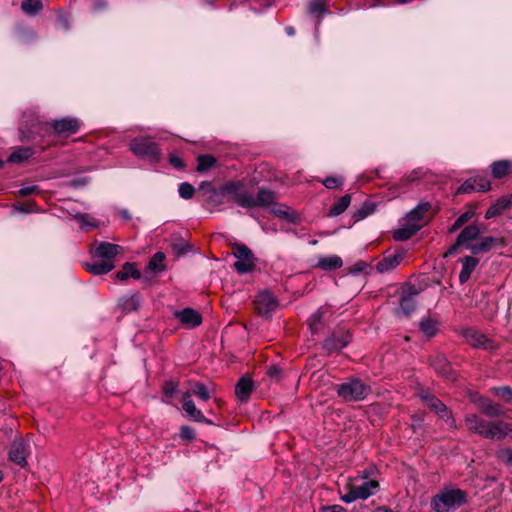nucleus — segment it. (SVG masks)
<instances>
[{"label":"nucleus","mask_w":512,"mask_h":512,"mask_svg":"<svg viewBox=\"0 0 512 512\" xmlns=\"http://www.w3.org/2000/svg\"><path fill=\"white\" fill-rule=\"evenodd\" d=\"M27 452H26V444L22 440H16L12 443L10 451H9V459L10 461L16 463L20 467H25L27 465L26 460Z\"/></svg>","instance_id":"19"},{"label":"nucleus","mask_w":512,"mask_h":512,"mask_svg":"<svg viewBox=\"0 0 512 512\" xmlns=\"http://www.w3.org/2000/svg\"><path fill=\"white\" fill-rule=\"evenodd\" d=\"M43 8L40 0H23L21 3V9L27 15H36Z\"/></svg>","instance_id":"39"},{"label":"nucleus","mask_w":512,"mask_h":512,"mask_svg":"<svg viewBox=\"0 0 512 512\" xmlns=\"http://www.w3.org/2000/svg\"><path fill=\"white\" fill-rule=\"evenodd\" d=\"M403 260L402 253H395L391 255L385 256L381 261H379L376 265V269L380 273L387 272L396 268L401 261Z\"/></svg>","instance_id":"24"},{"label":"nucleus","mask_w":512,"mask_h":512,"mask_svg":"<svg viewBox=\"0 0 512 512\" xmlns=\"http://www.w3.org/2000/svg\"><path fill=\"white\" fill-rule=\"evenodd\" d=\"M162 391L166 396L172 397L178 391V382L174 380L166 381L162 386Z\"/></svg>","instance_id":"51"},{"label":"nucleus","mask_w":512,"mask_h":512,"mask_svg":"<svg viewBox=\"0 0 512 512\" xmlns=\"http://www.w3.org/2000/svg\"><path fill=\"white\" fill-rule=\"evenodd\" d=\"M419 327L422 333L428 338L434 337L438 331L437 322L430 318L423 319L420 322Z\"/></svg>","instance_id":"40"},{"label":"nucleus","mask_w":512,"mask_h":512,"mask_svg":"<svg viewBox=\"0 0 512 512\" xmlns=\"http://www.w3.org/2000/svg\"><path fill=\"white\" fill-rule=\"evenodd\" d=\"M425 176V173L421 169L413 170L409 174L402 177L399 181V184L402 186H406L409 183H414L419 181Z\"/></svg>","instance_id":"43"},{"label":"nucleus","mask_w":512,"mask_h":512,"mask_svg":"<svg viewBox=\"0 0 512 512\" xmlns=\"http://www.w3.org/2000/svg\"><path fill=\"white\" fill-rule=\"evenodd\" d=\"M121 247L116 244L101 242L95 249V255L105 261L111 260L120 252Z\"/></svg>","instance_id":"22"},{"label":"nucleus","mask_w":512,"mask_h":512,"mask_svg":"<svg viewBox=\"0 0 512 512\" xmlns=\"http://www.w3.org/2000/svg\"><path fill=\"white\" fill-rule=\"evenodd\" d=\"M217 160L214 156L205 154L197 157V168L196 170L200 173H204L215 167Z\"/></svg>","instance_id":"37"},{"label":"nucleus","mask_w":512,"mask_h":512,"mask_svg":"<svg viewBox=\"0 0 512 512\" xmlns=\"http://www.w3.org/2000/svg\"><path fill=\"white\" fill-rule=\"evenodd\" d=\"M472 179L475 181L474 187L476 188L477 192H487L491 189V183L488 178L484 176H477Z\"/></svg>","instance_id":"46"},{"label":"nucleus","mask_w":512,"mask_h":512,"mask_svg":"<svg viewBox=\"0 0 512 512\" xmlns=\"http://www.w3.org/2000/svg\"><path fill=\"white\" fill-rule=\"evenodd\" d=\"M253 380L250 376H242L235 386V395L240 402L248 401L251 392L253 391Z\"/></svg>","instance_id":"20"},{"label":"nucleus","mask_w":512,"mask_h":512,"mask_svg":"<svg viewBox=\"0 0 512 512\" xmlns=\"http://www.w3.org/2000/svg\"><path fill=\"white\" fill-rule=\"evenodd\" d=\"M491 392L505 403L512 404V389L509 386L493 387Z\"/></svg>","instance_id":"41"},{"label":"nucleus","mask_w":512,"mask_h":512,"mask_svg":"<svg viewBox=\"0 0 512 512\" xmlns=\"http://www.w3.org/2000/svg\"><path fill=\"white\" fill-rule=\"evenodd\" d=\"M266 374L271 379H273L276 382H278L281 379L282 371H281V369L278 366L272 365V366L268 367Z\"/></svg>","instance_id":"54"},{"label":"nucleus","mask_w":512,"mask_h":512,"mask_svg":"<svg viewBox=\"0 0 512 512\" xmlns=\"http://www.w3.org/2000/svg\"><path fill=\"white\" fill-rule=\"evenodd\" d=\"M321 182L327 189H338L342 187L344 179L341 176H329Z\"/></svg>","instance_id":"45"},{"label":"nucleus","mask_w":512,"mask_h":512,"mask_svg":"<svg viewBox=\"0 0 512 512\" xmlns=\"http://www.w3.org/2000/svg\"><path fill=\"white\" fill-rule=\"evenodd\" d=\"M375 211V204L366 201L360 209L354 213L355 221H359L372 214Z\"/></svg>","instance_id":"42"},{"label":"nucleus","mask_w":512,"mask_h":512,"mask_svg":"<svg viewBox=\"0 0 512 512\" xmlns=\"http://www.w3.org/2000/svg\"><path fill=\"white\" fill-rule=\"evenodd\" d=\"M337 395L346 402L361 401L370 393V387L358 378H350L336 386Z\"/></svg>","instance_id":"4"},{"label":"nucleus","mask_w":512,"mask_h":512,"mask_svg":"<svg viewBox=\"0 0 512 512\" xmlns=\"http://www.w3.org/2000/svg\"><path fill=\"white\" fill-rule=\"evenodd\" d=\"M170 162L174 167L177 168H182L184 166L182 159L176 156L171 157Z\"/></svg>","instance_id":"60"},{"label":"nucleus","mask_w":512,"mask_h":512,"mask_svg":"<svg viewBox=\"0 0 512 512\" xmlns=\"http://www.w3.org/2000/svg\"><path fill=\"white\" fill-rule=\"evenodd\" d=\"M431 365L435 372L445 379L449 381H454L456 379V375L444 355L435 356L431 361Z\"/></svg>","instance_id":"18"},{"label":"nucleus","mask_w":512,"mask_h":512,"mask_svg":"<svg viewBox=\"0 0 512 512\" xmlns=\"http://www.w3.org/2000/svg\"><path fill=\"white\" fill-rule=\"evenodd\" d=\"M227 192H224V186L220 191L215 189L211 190V193L207 199V203L212 208H217L225 203V196Z\"/></svg>","instance_id":"38"},{"label":"nucleus","mask_w":512,"mask_h":512,"mask_svg":"<svg viewBox=\"0 0 512 512\" xmlns=\"http://www.w3.org/2000/svg\"><path fill=\"white\" fill-rule=\"evenodd\" d=\"M85 268L88 272L94 275H103L110 272L114 268V264L109 261H102L92 264H85Z\"/></svg>","instance_id":"35"},{"label":"nucleus","mask_w":512,"mask_h":512,"mask_svg":"<svg viewBox=\"0 0 512 512\" xmlns=\"http://www.w3.org/2000/svg\"><path fill=\"white\" fill-rule=\"evenodd\" d=\"M132 277L134 279H141V273L136 268L135 263H125L120 271L116 273V278L123 281Z\"/></svg>","instance_id":"34"},{"label":"nucleus","mask_w":512,"mask_h":512,"mask_svg":"<svg viewBox=\"0 0 512 512\" xmlns=\"http://www.w3.org/2000/svg\"><path fill=\"white\" fill-rule=\"evenodd\" d=\"M275 200V193L265 188H260L257 196H254L255 207L270 206L275 203Z\"/></svg>","instance_id":"29"},{"label":"nucleus","mask_w":512,"mask_h":512,"mask_svg":"<svg viewBox=\"0 0 512 512\" xmlns=\"http://www.w3.org/2000/svg\"><path fill=\"white\" fill-rule=\"evenodd\" d=\"M224 192L243 208L255 207L254 196L239 181L228 182L224 185Z\"/></svg>","instance_id":"6"},{"label":"nucleus","mask_w":512,"mask_h":512,"mask_svg":"<svg viewBox=\"0 0 512 512\" xmlns=\"http://www.w3.org/2000/svg\"><path fill=\"white\" fill-rule=\"evenodd\" d=\"M368 477H369V472L368 470H364L362 472L359 473V476L356 478V479H361V480H364V481H367L368 480Z\"/></svg>","instance_id":"64"},{"label":"nucleus","mask_w":512,"mask_h":512,"mask_svg":"<svg viewBox=\"0 0 512 512\" xmlns=\"http://www.w3.org/2000/svg\"><path fill=\"white\" fill-rule=\"evenodd\" d=\"M415 295L416 292H412L400 298V306L397 310V314L408 316L415 309Z\"/></svg>","instance_id":"30"},{"label":"nucleus","mask_w":512,"mask_h":512,"mask_svg":"<svg viewBox=\"0 0 512 512\" xmlns=\"http://www.w3.org/2000/svg\"><path fill=\"white\" fill-rule=\"evenodd\" d=\"M419 397L426 406L436 412L451 427L456 428L455 419L451 415V412L448 410L447 406L442 401L425 391L419 393Z\"/></svg>","instance_id":"9"},{"label":"nucleus","mask_w":512,"mask_h":512,"mask_svg":"<svg viewBox=\"0 0 512 512\" xmlns=\"http://www.w3.org/2000/svg\"><path fill=\"white\" fill-rule=\"evenodd\" d=\"M182 400H183V403H186L187 401H193L191 399V396L193 395L191 390L188 388V390L186 392H182Z\"/></svg>","instance_id":"62"},{"label":"nucleus","mask_w":512,"mask_h":512,"mask_svg":"<svg viewBox=\"0 0 512 512\" xmlns=\"http://www.w3.org/2000/svg\"><path fill=\"white\" fill-rule=\"evenodd\" d=\"M469 219H470V213H468V212L463 213L462 215H460L457 218V220L455 221V223L451 227L450 231L451 232L455 231L456 229L461 227L465 222H467Z\"/></svg>","instance_id":"56"},{"label":"nucleus","mask_w":512,"mask_h":512,"mask_svg":"<svg viewBox=\"0 0 512 512\" xmlns=\"http://www.w3.org/2000/svg\"><path fill=\"white\" fill-rule=\"evenodd\" d=\"M15 210L22 213H32V212H38V206L33 201H28L25 203H18L15 206Z\"/></svg>","instance_id":"47"},{"label":"nucleus","mask_w":512,"mask_h":512,"mask_svg":"<svg viewBox=\"0 0 512 512\" xmlns=\"http://www.w3.org/2000/svg\"><path fill=\"white\" fill-rule=\"evenodd\" d=\"M351 341L348 331L340 328L333 331L323 342V348L328 352H336L346 347Z\"/></svg>","instance_id":"12"},{"label":"nucleus","mask_w":512,"mask_h":512,"mask_svg":"<svg viewBox=\"0 0 512 512\" xmlns=\"http://www.w3.org/2000/svg\"><path fill=\"white\" fill-rule=\"evenodd\" d=\"M507 245V242L504 238L497 237H485L481 240L480 243L469 247L473 253H481L488 252L493 246L504 247Z\"/></svg>","instance_id":"21"},{"label":"nucleus","mask_w":512,"mask_h":512,"mask_svg":"<svg viewBox=\"0 0 512 512\" xmlns=\"http://www.w3.org/2000/svg\"><path fill=\"white\" fill-rule=\"evenodd\" d=\"M187 246L188 245L185 243L174 244V250L180 254H185L187 252V249H186Z\"/></svg>","instance_id":"61"},{"label":"nucleus","mask_w":512,"mask_h":512,"mask_svg":"<svg viewBox=\"0 0 512 512\" xmlns=\"http://www.w3.org/2000/svg\"><path fill=\"white\" fill-rule=\"evenodd\" d=\"M129 147L133 154L138 157L155 160L160 156L157 144L149 137L135 138L130 142Z\"/></svg>","instance_id":"7"},{"label":"nucleus","mask_w":512,"mask_h":512,"mask_svg":"<svg viewBox=\"0 0 512 512\" xmlns=\"http://www.w3.org/2000/svg\"><path fill=\"white\" fill-rule=\"evenodd\" d=\"M343 265V261L341 257L337 255H329V256H321L319 257L315 268H319L324 271H333L341 268Z\"/></svg>","instance_id":"23"},{"label":"nucleus","mask_w":512,"mask_h":512,"mask_svg":"<svg viewBox=\"0 0 512 512\" xmlns=\"http://www.w3.org/2000/svg\"><path fill=\"white\" fill-rule=\"evenodd\" d=\"M141 305L140 295L133 293L131 295H124L119 298L116 309L122 314H129L139 310Z\"/></svg>","instance_id":"16"},{"label":"nucleus","mask_w":512,"mask_h":512,"mask_svg":"<svg viewBox=\"0 0 512 512\" xmlns=\"http://www.w3.org/2000/svg\"><path fill=\"white\" fill-rule=\"evenodd\" d=\"M58 21H59L61 27H63L64 29L67 30L69 28V23H68V20L66 17L61 15L58 17Z\"/></svg>","instance_id":"63"},{"label":"nucleus","mask_w":512,"mask_h":512,"mask_svg":"<svg viewBox=\"0 0 512 512\" xmlns=\"http://www.w3.org/2000/svg\"><path fill=\"white\" fill-rule=\"evenodd\" d=\"M467 495L460 489H443L431 499V507L436 512H450L466 503Z\"/></svg>","instance_id":"3"},{"label":"nucleus","mask_w":512,"mask_h":512,"mask_svg":"<svg viewBox=\"0 0 512 512\" xmlns=\"http://www.w3.org/2000/svg\"><path fill=\"white\" fill-rule=\"evenodd\" d=\"M273 213L281 218L288 219L290 218V213L288 211V207L284 205H280L277 208L273 209Z\"/></svg>","instance_id":"57"},{"label":"nucleus","mask_w":512,"mask_h":512,"mask_svg":"<svg viewBox=\"0 0 512 512\" xmlns=\"http://www.w3.org/2000/svg\"><path fill=\"white\" fill-rule=\"evenodd\" d=\"M472 401L477 405L481 413L487 417H502L505 415V410L501 405L489 398L477 396L472 398Z\"/></svg>","instance_id":"13"},{"label":"nucleus","mask_w":512,"mask_h":512,"mask_svg":"<svg viewBox=\"0 0 512 512\" xmlns=\"http://www.w3.org/2000/svg\"><path fill=\"white\" fill-rule=\"evenodd\" d=\"M233 255L238 259L234 263L235 270L240 274L251 272L254 267V256L252 251L244 244L235 243L232 246Z\"/></svg>","instance_id":"8"},{"label":"nucleus","mask_w":512,"mask_h":512,"mask_svg":"<svg viewBox=\"0 0 512 512\" xmlns=\"http://www.w3.org/2000/svg\"><path fill=\"white\" fill-rule=\"evenodd\" d=\"M165 254L163 252L155 253L148 262L147 270L153 273H160L166 270Z\"/></svg>","instance_id":"32"},{"label":"nucleus","mask_w":512,"mask_h":512,"mask_svg":"<svg viewBox=\"0 0 512 512\" xmlns=\"http://www.w3.org/2000/svg\"><path fill=\"white\" fill-rule=\"evenodd\" d=\"M351 203V196L346 194L340 197L329 209L328 216L336 217L341 215L349 207Z\"/></svg>","instance_id":"31"},{"label":"nucleus","mask_w":512,"mask_h":512,"mask_svg":"<svg viewBox=\"0 0 512 512\" xmlns=\"http://www.w3.org/2000/svg\"><path fill=\"white\" fill-rule=\"evenodd\" d=\"M178 192L182 198L190 199L193 197L195 189L190 183L183 182L179 185Z\"/></svg>","instance_id":"48"},{"label":"nucleus","mask_w":512,"mask_h":512,"mask_svg":"<svg viewBox=\"0 0 512 512\" xmlns=\"http://www.w3.org/2000/svg\"><path fill=\"white\" fill-rule=\"evenodd\" d=\"M496 458L505 464L506 466L512 467V449L511 448H500L495 453Z\"/></svg>","instance_id":"44"},{"label":"nucleus","mask_w":512,"mask_h":512,"mask_svg":"<svg viewBox=\"0 0 512 512\" xmlns=\"http://www.w3.org/2000/svg\"><path fill=\"white\" fill-rule=\"evenodd\" d=\"M256 311L261 315L268 317L278 307V303L269 292H261L254 301Z\"/></svg>","instance_id":"14"},{"label":"nucleus","mask_w":512,"mask_h":512,"mask_svg":"<svg viewBox=\"0 0 512 512\" xmlns=\"http://www.w3.org/2000/svg\"><path fill=\"white\" fill-rule=\"evenodd\" d=\"M180 435L185 440H193L195 438L194 430L189 426H182L180 429Z\"/></svg>","instance_id":"55"},{"label":"nucleus","mask_w":512,"mask_h":512,"mask_svg":"<svg viewBox=\"0 0 512 512\" xmlns=\"http://www.w3.org/2000/svg\"><path fill=\"white\" fill-rule=\"evenodd\" d=\"M40 192H41V190L38 186L31 185V186H27V187H22L18 191V195L22 196V197H26V196L33 195V194H40Z\"/></svg>","instance_id":"53"},{"label":"nucleus","mask_w":512,"mask_h":512,"mask_svg":"<svg viewBox=\"0 0 512 512\" xmlns=\"http://www.w3.org/2000/svg\"><path fill=\"white\" fill-rule=\"evenodd\" d=\"M187 386L192 394L203 401H208L211 398V393L207 386L199 381H187Z\"/></svg>","instance_id":"28"},{"label":"nucleus","mask_w":512,"mask_h":512,"mask_svg":"<svg viewBox=\"0 0 512 512\" xmlns=\"http://www.w3.org/2000/svg\"><path fill=\"white\" fill-rule=\"evenodd\" d=\"M510 205V200L508 198H501L499 200L496 201V203H494L492 206H490L486 213H485V218L486 219H491V218H494V217H497L499 216L500 214H502V212L507 209Z\"/></svg>","instance_id":"33"},{"label":"nucleus","mask_w":512,"mask_h":512,"mask_svg":"<svg viewBox=\"0 0 512 512\" xmlns=\"http://www.w3.org/2000/svg\"><path fill=\"white\" fill-rule=\"evenodd\" d=\"M182 408L192 420L200 423L212 424V422L209 421L199 409H197L194 401H187L186 403H183Z\"/></svg>","instance_id":"27"},{"label":"nucleus","mask_w":512,"mask_h":512,"mask_svg":"<svg viewBox=\"0 0 512 512\" xmlns=\"http://www.w3.org/2000/svg\"><path fill=\"white\" fill-rule=\"evenodd\" d=\"M467 429L484 439L504 440L512 432V424L503 420H486L478 414L469 413L464 418Z\"/></svg>","instance_id":"1"},{"label":"nucleus","mask_w":512,"mask_h":512,"mask_svg":"<svg viewBox=\"0 0 512 512\" xmlns=\"http://www.w3.org/2000/svg\"><path fill=\"white\" fill-rule=\"evenodd\" d=\"M55 135L59 137H69L78 133L81 127V122L75 117H64L55 119L49 123Z\"/></svg>","instance_id":"11"},{"label":"nucleus","mask_w":512,"mask_h":512,"mask_svg":"<svg viewBox=\"0 0 512 512\" xmlns=\"http://www.w3.org/2000/svg\"><path fill=\"white\" fill-rule=\"evenodd\" d=\"M480 233L481 231L476 225L466 226L458 235L456 242L447 250L445 257L454 254L459 246L476 239Z\"/></svg>","instance_id":"15"},{"label":"nucleus","mask_w":512,"mask_h":512,"mask_svg":"<svg viewBox=\"0 0 512 512\" xmlns=\"http://www.w3.org/2000/svg\"><path fill=\"white\" fill-rule=\"evenodd\" d=\"M175 317L188 328H195L202 323V316L192 308H185L175 312Z\"/></svg>","instance_id":"17"},{"label":"nucleus","mask_w":512,"mask_h":512,"mask_svg":"<svg viewBox=\"0 0 512 512\" xmlns=\"http://www.w3.org/2000/svg\"><path fill=\"white\" fill-rule=\"evenodd\" d=\"M379 488L377 480L371 479L363 481L361 484L348 483L345 486L346 493L341 496L345 503H352L356 500H366L374 495Z\"/></svg>","instance_id":"5"},{"label":"nucleus","mask_w":512,"mask_h":512,"mask_svg":"<svg viewBox=\"0 0 512 512\" xmlns=\"http://www.w3.org/2000/svg\"><path fill=\"white\" fill-rule=\"evenodd\" d=\"M478 263L479 260L472 256H466L462 259V270L459 274V280L462 284L469 280L471 273L474 271Z\"/></svg>","instance_id":"26"},{"label":"nucleus","mask_w":512,"mask_h":512,"mask_svg":"<svg viewBox=\"0 0 512 512\" xmlns=\"http://www.w3.org/2000/svg\"><path fill=\"white\" fill-rule=\"evenodd\" d=\"M494 179H501L512 172V162L509 160L495 161L490 166Z\"/></svg>","instance_id":"25"},{"label":"nucleus","mask_w":512,"mask_h":512,"mask_svg":"<svg viewBox=\"0 0 512 512\" xmlns=\"http://www.w3.org/2000/svg\"><path fill=\"white\" fill-rule=\"evenodd\" d=\"M33 155V150L29 147H20L14 150L8 157L10 163H22Z\"/></svg>","instance_id":"36"},{"label":"nucleus","mask_w":512,"mask_h":512,"mask_svg":"<svg viewBox=\"0 0 512 512\" xmlns=\"http://www.w3.org/2000/svg\"><path fill=\"white\" fill-rule=\"evenodd\" d=\"M309 12L314 15H322L326 12L325 3L322 0H313L309 5Z\"/></svg>","instance_id":"49"},{"label":"nucleus","mask_w":512,"mask_h":512,"mask_svg":"<svg viewBox=\"0 0 512 512\" xmlns=\"http://www.w3.org/2000/svg\"><path fill=\"white\" fill-rule=\"evenodd\" d=\"M324 316V312L322 310H318L317 312H315L314 314L311 315V317L309 318V325H310V328L316 332L318 331L319 329V325L321 324L322 322V318Z\"/></svg>","instance_id":"50"},{"label":"nucleus","mask_w":512,"mask_h":512,"mask_svg":"<svg viewBox=\"0 0 512 512\" xmlns=\"http://www.w3.org/2000/svg\"><path fill=\"white\" fill-rule=\"evenodd\" d=\"M463 337L467 344L473 348L494 351L498 349V344L492 339L475 329H466L463 331Z\"/></svg>","instance_id":"10"},{"label":"nucleus","mask_w":512,"mask_h":512,"mask_svg":"<svg viewBox=\"0 0 512 512\" xmlns=\"http://www.w3.org/2000/svg\"><path fill=\"white\" fill-rule=\"evenodd\" d=\"M321 512H347L346 509L340 505H332L322 509Z\"/></svg>","instance_id":"58"},{"label":"nucleus","mask_w":512,"mask_h":512,"mask_svg":"<svg viewBox=\"0 0 512 512\" xmlns=\"http://www.w3.org/2000/svg\"><path fill=\"white\" fill-rule=\"evenodd\" d=\"M430 209L429 203H421L412 209L404 218L401 227L394 231L393 238L397 241L410 239L422 227L421 220Z\"/></svg>","instance_id":"2"},{"label":"nucleus","mask_w":512,"mask_h":512,"mask_svg":"<svg viewBox=\"0 0 512 512\" xmlns=\"http://www.w3.org/2000/svg\"><path fill=\"white\" fill-rule=\"evenodd\" d=\"M367 266H368V265H367V263H366V262H364V261H359V262H357V263L354 265V267H353V269H352V272H362V271H364V270L367 268Z\"/></svg>","instance_id":"59"},{"label":"nucleus","mask_w":512,"mask_h":512,"mask_svg":"<svg viewBox=\"0 0 512 512\" xmlns=\"http://www.w3.org/2000/svg\"><path fill=\"white\" fill-rule=\"evenodd\" d=\"M475 181H473L472 178L466 180L458 189L459 193L465 194V193H471V192H477L476 188L474 187Z\"/></svg>","instance_id":"52"}]
</instances>
